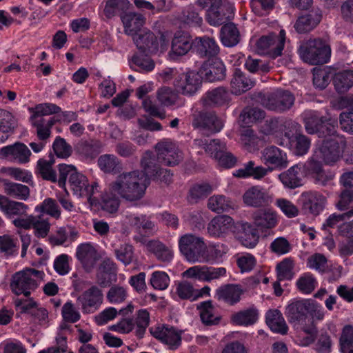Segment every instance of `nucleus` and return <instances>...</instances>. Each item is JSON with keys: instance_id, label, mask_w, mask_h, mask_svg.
<instances>
[{"instance_id": "c756f323", "label": "nucleus", "mask_w": 353, "mask_h": 353, "mask_svg": "<svg viewBox=\"0 0 353 353\" xmlns=\"http://www.w3.org/2000/svg\"><path fill=\"white\" fill-rule=\"evenodd\" d=\"M325 197L318 192H310L303 195V209L306 213L317 215L323 210Z\"/></svg>"}, {"instance_id": "c9c22d12", "label": "nucleus", "mask_w": 353, "mask_h": 353, "mask_svg": "<svg viewBox=\"0 0 353 353\" xmlns=\"http://www.w3.org/2000/svg\"><path fill=\"white\" fill-rule=\"evenodd\" d=\"M285 136L288 138L295 154L302 156L307 152L310 147V139L307 136L298 132L297 130L292 135L290 132H285Z\"/></svg>"}, {"instance_id": "8fccbe9b", "label": "nucleus", "mask_w": 353, "mask_h": 353, "mask_svg": "<svg viewBox=\"0 0 353 353\" xmlns=\"http://www.w3.org/2000/svg\"><path fill=\"white\" fill-rule=\"evenodd\" d=\"M241 121L245 125H250L261 121L265 117V112L256 107H245L240 114Z\"/></svg>"}, {"instance_id": "2f4dec72", "label": "nucleus", "mask_w": 353, "mask_h": 353, "mask_svg": "<svg viewBox=\"0 0 353 353\" xmlns=\"http://www.w3.org/2000/svg\"><path fill=\"white\" fill-rule=\"evenodd\" d=\"M341 103L343 105L350 106V108L340 114L341 128L343 131L353 134V94L342 97Z\"/></svg>"}, {"instance_id": "cd10ccee", "label": "nucleus", "mask_w": 353, "mask_h": 353, "mask_svg": "<svg viewBox=\"0 0 353 353\" xmlns=\"http://www.w3.org/2000/svg\"><path fill=\"white\" fill-rule=\"evenodd\" d=\"M193 43L188 33L177 31L172 39L171 46V55L183 56L192 48Z\"/></svg>"}, {"instance_id": "a211bd4d", "label": "nucleus", "mask_w": 353, "mask_h": 353, "mask_svg": "<svg viewBox=\"0 0 353 353\" xmlns=\"http://www.w3.org/2000/svg\"><path fill=\"white\" fill-rule=\"evenodd\" d=\"M322 12L319 8H312L308 12L300 15L294 25L295 30L299 34H305L312 31L321 22Z\"/></svg>"}, {"instance_id": "e2e57ef3", "label": "nucleus", "mask_w": 353, "mask_h": 353, "mask_svg": "<svg viewBox=\"0 0 353 353\" xmlns=\"http://www.w3.org/2000/svg\"><path fill=\"white\" fill-rule=\"evenodd\" d=\"M316 284L315 278L310 274L303 275L296 281V286L299 291L307 294L314 291Z\"/></svg>"}, {"instance_id": "603ef678", "label": "nucleus", "mask_w": 353, "mask_h": 353, "mask_svg": "<svg viewBox=\"0 0 353 353\" xmlns=\"http://www.w3.org/2000/svg\"><path fill=\"white\" fill-rule=\"evenodd\" d=\"M212 190V187L208 183L196 184L190 189L188 201L192 204L196 203L199 200L210 194Z\"/></svg>"}, {"instance_id": "ea45409f", "label": "nucleus", "mask_w": 353, "mask_h": 353, "mask_svg": "<svg viewBox=\"0 0 353 353\" xmlns=\"http://www.w3.org/2000/svg\"><path fill=\"white\" fill-rule=\"evenodd\" d=\"M230 101L228 91L223 87H219L208 91L204 98V102L208 105L221 106Z\"/></svg>"}, {"instance_id": "0eeeda50", "label": "nucleus", "mask_w": 353, "mask_h": 353, "mask_svg": "<svg viewBox=\"0 0 353 353\" xmlns=\"http://www.w3.org/2000/svg\"><path fill=\"white\" fill-rule=\"evenodd\" d=\"M261 105L266 109L276 112L289 110L294 105V96L288 90H278L268 94H259Z\"/></svg>"}, {"instance_id": "a18cd8bd", "label": "nucleus", "mask_w": 353, "mask_h": 353, "mask_svg": "<svg viewBox=\"0 0 353 353\" xmlns=\"http://www.w3.org/2000/svg\"><path fill=\"white\" fill-rule=\"evenodd\" d=\"M148 250L162 262H170L173 258L172 250L159 241H150L147 243Z\"/></svg>"}, {"instance_id": "412c9836", "label": "nucleus", "mask_w": 353, "mask_h": 353, "mask_svg": "<svg viewBox=\"0 0 353 353\" xmlns=\"http://www.w3.org/2000/svg\"><path fill=\"white\" fill-rule=\"evenodd\" d=\"M200 72L201 78L210 82L223 80L226 76L225 67L219 59H212L205 63Z\"/></svg>"}, {"instance_id": "f8f14e48", "label": "nucleus", "mask_w": 353, "mask_h": 353, "mask_svg": "<svg viewBox=\"0 0 353 353\" xmlns=\"http://www.w3.org/2000/svg\"><path fill=\"white\" fill-rule=\"evenodd\" d=\"M285 41V32L281 30L279 35L271 34L267 36H262L256 42L259 50L263 52L267 51L272 58L281 56L284 48Z\"/></svg>"}, {"instance_id": "0e129e2a", "label": "nucleus", "mask_w": 353, "mask_h": 353, "mask_svg": "<svg viewBox=\"0 0 353 353\" xmlns=\"http://www.w3.org/2000/svg\"><path fill=\"white\" fill-rule=\"evenodd\" d=\"M181 20L187 24L200 26L202 23V18L196 9L189 6L183 9L180 16Z\"/></svg>"}, {"instance_id": "680f3d73", "label": "nucleus", "mask_w": 353, "mask_h": 353, "mask_svg": "<svg viewBox=\"0 0 353 353\" xmlns=\"http://www.w3.org/2000/svg\"><path fill=\"white\" fill-rule=\"evenodd\" d=\"M330 81V72L325 69H313V84L319 90L325 89Z\"/></svg>"}, {"instance_id": "69168bd1", "label": "nucleus", "mask_w": 353, "mask_h": 353, "mask_svg": "<svg viewBox=\"0 0 353 353\" xmlns=\"http://www.w3.org/2000/svg\"><path fill=\"white\" fill-rule=\"evenodd\" d=\"M157 99L162 105L170 106L176 103L178 94L170 88L163 87L158 90Z\"/></svg>"}, {"instance_id": "37998d69", "label": "nucleus", "mask_w": 353, "mask_h": 353, "mask_svg": "<svg viewBox=\"0 0 353 353\" xmlns=\"http://www.w3.org/2000/svg\"><path fill=\"white\" fill-rule=\"evenodd\" d=\"M333 84L338 93H345L353 86V70H345L336 73Z\"/></svg>"}, {"instance_id": "39448f33", "label": "nucleus", "mask_w": 353, "mask_h": 353, "mask_svg": "<svg viewBox=\"0 0 353 353\" xmlns=\"http://www.w3.org/2000/svg\"><path fill=\"white\" fill-rule=\"evenodd\" d=\"M304 125L308 134H316L322 139L333 137L337 132L336 126L316 111H308L305 113Z\"/></svg>"}, {"instance_id": "4c0bfd02", "label": "nucleus", "mask_w": 353, "mask_h": 353, "mask_svg": "<svg viewBox=\"0 0 353 353\" xmlns=\"http://www.w3.org/2000/svg\"><path fill=\"white\" fill-rule=\"evenodd\" d=\"M68 184L74 194L77 196H85L90 192L88 179L77 171L70 176Z\"/></svg>"}, {"instance_id": "b1692460", "label": "nucleus", "mask_w": 353, "mask_h": 353, "mask_svg": "<svg viewBox=\"0 0 353 353\" xmlns=\"http://www.w3.org/2000/svg\"><path fill=\"white\" fill-rule=\"evenodd\" d=\"M252 219L254 225L261 230L274 228L278 222L276 212L265 207L254 211Z\"/></svg>"}, {"instance_id": "f3484780", "label": "nucleus", "mask_w": 353, "mask_h": 353, "mask_svg": "<svg viewBox=\"0 0 353 353\" xmlns=\"http://www.w3.org/2000/svg\"><path fill=\"white\" fill-rule=\"evenodd\" d=\"M233 17V7L228 2H221L217 6L209 8L206 13V21L210 25L219 26Z\"/></svg>"}, {"instance_id": "79ce46f5", "label": "nucleus", "mask_w": 353, "mask_h": 353, "mask_svg": "<svg viewBox=\"0 0 353 353\" xmlns=\"http://www.w3.org/2000/svg\"><path fill=\"white\" fill-rule=\"evenodd\" d=\"M17 121L14 116L8 111L0 108V142H4L8 134L14 131Z\"/></svg>"}, {"instance_id": "4468645a", "label": "nucleus", "mask_w": 353, "mask_h": 353, "mask_svg": "<svg viewBox=\"0 0 353 353\" xmlns=\"http://www.w3.org/2000/svg\"><path fill=\"white\" fill-rule=\"evenodd\" d=\"M150 332L154 338L167 345L170 350H176L181 344V331H178L172 326L150 327Z\"/></svg>"}, {"instance_id": "4be33fe9", "label": "nucleus", "mask_w": 353, "mask_h": 353, "mask_svg": "<svg viewBox=\"0 0 353 353\" xmlns=\"http://www.w3.org/2000/svg\"><path fill=\"white\" fill-rule=\"evenodd\" d=\"M309 310L307 301L296 300L287 305L285 315L290 323L298 324L306 319Z\"/></svg>"}, {"instance_id": "6e6552de", "label": "nucleus", "mask_w": 353, "mask_h": 353, "mask_svg": "<svg viewBox=\"0 0 353 353\" xmlns=\"http://www.w3.org/2000/svg\"><path fill=\"white\" fill-rule=\"evenodd\" d=\"M345 147L346 141L337 133L333 137L325 138L319 149L321 158L325 164L334 163L340 159Z\"/></svg>"}, {"instance_id": "473e14b6", "label": "nucleus", "mask_w": 353, "mask_h": 353, "mask_svg": "<svg viewBox=\"0 0 353 353\" xmlns=\"http://www.w3.org/2000/svg\"><path fill=\"white\" fill-rule=\"evenodd\" d=\"M242 293L243 291L238 285L228 284L218 288L215 297L219 301L234 305L240 301Z\"/></svg>"}, {"instance_id": "aec40b11", "label": "nucleus", "mask_w": 353, "mask_h": 353, "mask_svg": "<svg viewBox=\"0 0 353 353\" xmlns=\"http://www.w3.org/2000/svg\"><path fill=\"white\" fill-rule=\"evenodd\" d=\"M133 40L137 48L145 54H154L159 52V43L155 34L150 31H141L139 33L136 34Z\"/></svg>"}, {"instance_id": "13d9d810", "label": "nucleus", "mask_w": 353, "mask_h": 353, "mask_svg": "<svg viewBox=\"0 0 353 353\" xmlns=\"http://www.w3.org/2000/svg\"><path fill=\"white\" fill-rule=\"evenodd\" d=\"M340 350L341 353H353V327H344L340 337Z\"/></svg>"}, {"instance_id": "bb28decb", "label": "nucleus", "mask_w": 353, "mask_h": 353, "mask_svg": "<svg viewBox=\"0 0 353 353\" xmlns=\"http://www.w3.org/2000/svg\"><path fill=\"white\" fill-rule=\"evenodd\" d=\"M28 206L23 203L10 200L8 197L0 195V210L9 218L23 216Z\"/></svg>"}, {"instance_id": "f257e3e1", "label": "nucleus", "mask_w": 353, "mask_h": 353, "mask_svg": "<svg viewBox=\"0 0 353 353\" xmlns=\"http://www.w3.org/2000/svg\"><path fill=\"white\" fill-rule=\"evenodd\" d=\"M261 161L268 166H256L253 161H250L244 165L243 168L237 170L234 176L239 178H247L252 176L254 179H260L274 170H282L287 168L288 161L286 154L276 146H269L261 152Z\"/></svg>"}, {"instance_id": "a878e982", "label": "nucleus", "mask_w": 353, "mask_h": 353, "mask_svg": "<svg viewBox=\"0 0 353 353\" xmlns=\"http://www.w3.org/2000/svg\"><path fill=\"white\" fill-rule=\"evenodd\" d=\"M196 54L203 58L216 57L219 52V47L212 38L203 37L196 38L194 43Z\"/></svg>"}, {"instance_id": "58836bf2", "label": "nucleus", "mask_w": 353, "mask_h": 353, "mask_svg": "<svg viewBox=\"0 0 353 353\" xmlns=\"http://www.w3.org/2000/svg\"><path fill=\"white\" fill-rule=\"evenodd\" d=\"M266 323L274 332L285 334L288 327L281 312L278 310H270L266 313Z\"/></svg>"}, {"instance_id": "de8ad7c7", "label": "nucleus", "mask_w": 353, "mask_h": 353, "mask_svg": "<svg viewBox=\"0 0 353 353\" xmlns=\"http://www.w3.org/2000/svg\"><path fill=\"white\" fill-rule=\"evenodd\" d=\"M130 3L128 0H108L104 8V14L108 18L126 13Z\"/></svg>"}, {"instance_id": "052dcab7", "label": "nucleus", "mask_w": 353, "mask_h": 353, "mask_svg": "<svg viewBox=\"0 0 353 353\" xmlns=\"http://www.w3.org/2000/svg\"><path fill=\"white\" fill-rule=\"evenodd\" d=\"M36 209L55 219H59L61 216V210L58 203L51 198L46 199L41 205L37 206Z\"/></svg>"}, {"instance_id": "bf43d9fd", "label": "nucleus", "mask_w": 353, "mask_h": 353, "mask_svg": "<svg viewBox=\"0 0 353 353\" xmlns=\"http://www.w3.org/2000/svg\"><path fill=\"white\" fill-rule=\"evenodd\" d=\"M119 198H121L119 195H114L113 194H111L109 187L108 192L104 196L102 201V210L110 214L116 213L118 211L121 203Z\"/></svg>"}, {"instance_id": "423d86ee", "label": "nucleus", "mask_w": 353, "mask_h": 353, "mask_svg": "<svg viewBox=\"0 0 353 353\" xmlns=\"http://www.w3.org/2000/svg\"><path fill=\"white\" fill-rule=\"evenodd\" d=\"M43 275V272L30 268L17 272L12 277L10 288L15 294L28 297L38 286L35 279H42Z\"/></svg>"}, {"instance_id": "72a5a7b5", "label": "nucleus", "mask_w": 353, "mask_h": 353, "mask_svg": "<svg viewBox=\"0 0 353 353\" xmlns=\"http://www.w3.org/2000/svg\"><path fill=\"white\" fill-rule=\"evenodd\" d=\"M3 185L4 192L10 197L21 201H26L30 197V190L26 185L5 179Z\"/></svg>"}, {"instance_id": "6e6d98bb", "label": "nucleus", "mask_w": 353, "mask_h": 353, "mask_svg": "<svg viewBox=\"0 0 353 353\" xmlns=\"http://www.w3.org/2000/svg\"><path fill=\"white\" fill-rule=\"evenodd\" d=\"M53 163L54 161L52 160L47 161L43 159H40L37 162V168L43 179L50 181L52 182H56L57 174L52 168Z\"/></svg>"}, {"instance_id": "864d4df0", "label": "nucleus", "mask_w": 353, "mask_h": 353, "mask_svg": "<svg viewBox=\"0 0 353 353\" xmlns=\"http://www.w3.org/2000/svg\"><path fill=\"white\" fill-rule=\"evenodd\" d=\"M208 208L216 213L227 211L231 208L230 200L223 195H213L208 199Z\"/></svg>"}, {"instance_id": "6ab92c4d", "label": "nucleus", "mask_w": 353, "mask_h": 353, "mask_svg": "<svg viewBox=\"0 0 353 353\" xmlns=\"http://www.w3.org/2000/svg\"><path fill=\"white\" fill-rule=\"evenodd\" d=\"M0 155L18 163L25 164L30 161L31 152L26 144L16 142L1 148Z\"/></svg>"}, {"instance_id": "49530a36", "label": "nucleus", "mask_w": 353, "mask_h": 353, "mask_svg": "<svg viewBox=\"0 0 353 353\" xmlns=\"http://www.w3.org/2000/svg\"><path fill=\"white\" fill-rule=\"evenodd\" d=\"M197 309L199 310L201 321L205 325H217L219 323L220 317L214 316V307L211 301L201 302L197 305Z\"/></svg>"}, {"instance_id": "2eb2a0df", "label": "nucleus", "mask_w": 353, "mask_h": 353, "mask_svg": "<svg viewBox=\"0 0 353 353\" xmlns=\"http://www.w3.org/2000/svg\"><path fill=\"white\" fill-rule=\"evenodd\" d=\"M103 294L97 286L93 285L84 291L78 298L77 303L85 314L94 313L103 303Z\"/></svg>"}, {"instance_id": "5fc2aeb1", "label": "nucleus", "mask_w": 353, "mask_h": 353, "mask_svg": "<svg viewBox=\"0 0 353 353\" xmlns=\"http://www.w3.org/2000/svg\"><path fill=\"white\" fill-rule=\"evenodd\" d=\"M256 319L257 312L253 309L241 311L233 314L232 316V320L236 325H252L256 322Z\"/></svg>"}, {"instance_id": "f704fd0d", "label": "nucleus", "mask_w": 353, "mask_h": 353, "mask_svg": "<svg viewBox=\"0 0 353 353\" xmlns=\"http://www.w3.org/2000/svg\"><path fill=\"white\" fill-rule=\"evenodd\" d=\"M259 232L254 225L248 222L241 224L239 240L244 247L254 248L259 242Z\"/></svg>"}, {"instance_id": "ddd939ff", "label": "nucleus", "mask_w": 353, "mask_h": 353, "mask_svg": "<svg viewBox=\"0 0 353 353\" xmlns=\"http://www.w3.org/2000/svg\"><path fill=\"white\" fill-rule=\"evenodd\" d=\"M201 83V76L197 72L190 71L176 77L174 85L183 94L191 96L198 91Z\"/></svg>"}, {"instance_id": "dca6fc26", "label": "nucleus", "mask_w": 353, "mask_h": 353, "mask_svg": "<svg viewBox=\"0 0 353 353\" xmlns=\"http://www.w3.org/2000/svg\"><path fill=\"white\" fill-rule=\"evenodd\" d=\"M244 203L252 208H264L272 202V198L263 188L255 185L247 190L243 195Z\"/></svg>"}, {"instance_id": "393cba45", "label": "nucleus", "mask_w": 353, "mask_h": 353, "mask_svg": "<svg viewBox=\"0 0 353 353\" xmlns=\"http://www.w3.org/2000/svg\"><path fill=\"white\" fill-rule=\"evenodd\" d=\"M76 256L88 272L93 269L97 261L99 259L97 250L90 243L79 245L77 249Z\"/></svg>"}, {"instance_id": "774afa93", "label": "nucleus", "mask_w": 353, "mask_h": 353, "mask_svg": "<svg viewBox=\"0 0 353 353\" xmlns=\"http://www.w3.org/2000/svg\"><path fill=\"white\" fill-rule=\"evenodd\" d=\"M353 191L344 189L339 195V200L336 203V208L341 211H349L353 209Z\"/></svg>"}, {"instance_id": "c85d7f7f", "label": "nucleus", "mask_w": 353, "mask_h": 353, "mask_svg": "<svg viewBox=\"0 0 353 353\" xmlns=\"http://www.w3.org/2000/svg\"><path fill=\"white\" fill-rule=\"evenodd\" d=\"M232 93L239 95L254 87L255 82L239 68H235L231 79Z\"/></svg>"}, {"instance_id": "9d476101", "label": "nucleus", "mask_w": 353, "mask_h": 353, "mask_svg": "<svg viewBox=\"0 0 353 353\" xmlns=\"http://www.w3.org/2000/svg\"><path fill=\"white\" fill-rule=\"evenodd\" d=\"M141 163L145 174L153 181L167 185L172 182L173 174L170 170L161 168L151 152L147 151L144 153Z\"/></svg>"}, {"instance_id": "338daca9", "label": "nucleus", "mask_w": 353, "mask_h": 353, "mask_svg": "<svg viewBox=\"0 0 353 353\" xmlns=\"http://www.w3.org/2000/svg\"><path fill=\"white\" fill-rule=\"evenodd\" d=\"M52 148L56 155L61 158L69 157L72 152V147L61 137L56 138L53 143Z\"/></svg>"}, {"instance_id": "3c124183", "label": "nucleus", "mask_w": 353, "mask_h": 353, "mask_svg": "<svg viewBox=\"0 0 353 353\" xmlns=\"http://www.w3.org/2000/svg\"><path fill=\"white\" fill-rule=\"evenodd\" d=\"M98 165L104 172L116 173L121 168L119 159L113 154H103L98 159Z\"/></svg>"}, {"instance_id": "7ed1b4c3", "label": "nucleus", "mask_w": 353, "mask_h": 353, "mask_svg": "<svg viewBox=\"0 0 353 353\" xmlns=\"http://www.w3.org/2000/svg\"><path fill=\"white\" fill-rule=\"evenodd\" d=\"M300 58L310 65H323L328 62L331 49L325 41L321 38L303 40L298 48Z\"/></svg>"}, {"instance_id": "f03ea898", "label": "nucleus", "mask_w": 353, "mask_h": 353, "mask_svg": "<svg viewBox=\"0 0 353 353\" xmlns=\"http://www.w3.org/2000/svg\"><path fill=\"white\" fill-rule=\"evenodd\" d=\"M109 185L111 194L130 202L141 199L147 188L143 175L139 171L120 174Z\"/></svg>"}, {"instance_id": "09e8293b", "label": "nucleus", "mask_w": 353, "mask_h": 353, "mask_svg": "<svg viewBox=\"0 0 353 353\" xmlns=\"http://www.w3.org/2000/svg\"><path fill=\"white\" fill-rule=\"evenodd\" d=\"M29 110L32 113L30 121L43 119V116L58 113L61 108L54 103H45L37 105L34 108H30Z\"/></svg>"}, {"instance_id": "7c9ffc66", "label": "nucleus", "mask_w": 353, "mask_h": 353, "mask_svg": "<svg viewBox=\"0 0 353 353\" xmlns=\"http://www.w3.org/2000/svg\"><path fill=\"white\" fill-rule=\"evenodd\" d=\"M121 19L127 34L134 35L145 23V19L141 13L128 12L121 15Z\"/></svg>"}, {"instance_id": "4d7b16f0", "label": "nucleus", "mask_w": 353, "mask_h": 353, "mask_svg": "<svg viewBox=\"0 0 353 353\" xmlns=\"http://www.w3.org/2000/svg\"><path fill=\"white\" fill-rule=\"evenodd\" d=\"M293 268V261L290 258H286L278 263L276 265L278 280L292 279L294 276Z\"/></svg>"}, {"instance_id": "a19ab883", "label": "nucleus", "mask_w": 353, "mask_h": 353, "mask_svg": "<svg viewBox=\"0 0 353 353\" xmlns=\"http://www.w3.org/2000/svg\"><path fill=\"white\" fill-rule=\"evenodd\" d=\"M102 143L99 140H81L77 146V152L86 158L94 159L101 152Z\"/></svg>"}, {"instance_id": "5701e85b", "label": "nucleus", "mask_w": 353, "mask_h": 353, "mask_svg": "<svg viewBox=\"0 0 353 353\" xmlns=\"http://www.w3.org/2000/svg\"><path fill=\"white\" fill-rule=\"evenodd\" d=\"M234 224V220L230 216L218 215L208 223V232L213 237H223L232 230Z\"/></svg>"}, {"instance_id": "9b49d317", "label": "nucleus", "mask_w": 353, "mask_h": 353, "mask_svg": "<svg viewBox=\"0 0 353 353\" xmlns=\"http://www.w3.org/2000/svg\"><path fill=\"white\" fill-rule=\"evenodd\" d=\"M157 161L164 165L174 166L182 159V153L176 144L170 139H163L155 145Z\"/></svg>"}, {"instance_id": "e433bc0d", "label": "nucleus", "mask_w": 353, "mask_h": 353, "mask_svg": "<svg viewBox=\"0 0 353 353\" xmlns=\"http://www.w3.org/2000/svg\"><path fill=\"white\" fill-rule=\"evenodd\" d=\"M279 178L285 187L292 189L299 187L302 185L301 168L299 165H294L281 173Z\"/></svg>"}, {"instance_id": "20e7f679", "label": "nucleus", "mask_w": 353, "mask_h": 353, "mask_svg": "<svg viewBox=\"0 0 353 353\" xmlns=\"http://www.w3.org/2000/svg\"><path fill=\"white\" fill-rule=\"evenodd\" d=\"M179 245L181 252L189 262L205 263L212 260L210 251L202 238L185 234L180 238Z\"/></svg>"}, {"instance_id": "1a4fd4ad", "label": "nucleus", "mask_w": 353, "mask_h": 353, "mask_svg": "<svg viewBox=\"0 0 353 353\" xmlns=\"http://www.w3.org/2000/svg\"><path fill=\"white\" fill-rule=\"evenodd\" d=\"M192 126L206 136L214 134L221 131L223 123L214 112L200 111L193 115Z\"/></svg>"}, {"instance_id": "c03bdc74", "label": "nucleus", "mask_w": 353, "mask_h": 353, "mask_svg": "<svg viewBox=\"0 0 353 353\" xmlns=\"http://www.w3.org/2000/svg\"><path fill=\"white\" fill-rule=\"evenodd\" d=\"M221 40L227 47H233L240 41L239 30L234 23H226L221 29Z\"/></svg>"}]
</instances>
